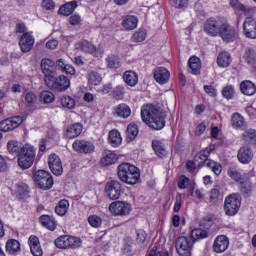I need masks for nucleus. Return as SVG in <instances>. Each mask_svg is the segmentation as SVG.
Here are the masks:
<instances>
[{
    "label": "nucleus",
    "instance_id": "33",
    "mask_svg": "<svg viewBox=\"0 0 256 256\" xmlns=\"http://www.w3.org/2000/svg\"><path fill=\"white\" fill-rule=\"evenodd\" d=\"M232 121V127L234 129H246L247 128V122H245V118L241 116L239 113H234L231 118Z\"/></svg>",
    "mask_w": 256,
    "mask_h": 256
},
{
    "label": "nucleus",
    "instance_id": "59",
    "mask_svg": "<svg viewBox=\"0 0 256 256\" xmlns=\"http://www.w3.org/2000/svg\"><path fill=\"white\" fill-rule=\"evenodd\" d=\"M188 0H170V5L176 9H183L187 7Z\"/></svg>",
    "mask_w": 256,
    "mask_h": 256
},
{
    "label": "nucleus",
    "instance_id": "43",
    "mask_svg": "<svg viewBox=\"0 0 256 256\" xmlns=\"http://www.w3.org/2000/svg\"><path fill=\"white\" fill-rule=\"evenodd\" d=\"M207 237H209L207 230L196 228L191 231V239L193 243L194 241H199V239H207Z\"/></svg>",
    "mask_w": 256,
    "mask_h": 256
},
{
    "label": "nucleus",
    "instance_id": "40",
    "mask_svg": "<svg viewBox=\"0 0 256 256\" xmlns=\"http://www.w3.org/2000/svg\"><path fill=\"white\" fill-rule=\"evenodd\" d=\"M152 148L158 157H165V155H167V150L165 149V145H163V143L159 140L152 141Z\"/></svg>",
    "mask_w": 256,
    "mask_h": 256
},
{
    "label": "nucleus",
    "instance_id": "5",
    "mask_svg": "<svg viewBox=\"0 0 256 256\" xmlns=\"http://www.w3.org/2000/svg\"><path fill=\"white\" fill-rule=\"evenodd\" d=\"M57 249H77L81 247V238L71 235H62L55 240Z\"/></svg>",
    "mask_w": 256,
    "mask_h": 256
},
{
    "label": "nucleus",
    "instance_id": "49",
    "mask_svg": "<svg viewBox=\"0 0 256 256\" xmlns=\"http://www.w3.org/2000/svg\"><path fill=\"white\" fill-rule=\"evenodd\" d=\"M145 39H147V31L145 29H139L132 35L133 43H142Z\"/></svg>",
    "mask_w": 256,
    "mask_h": 256
},
{
    "label": "nucleus",
    "instance_id": "19",
    "mask_svg": "<svg viewBox=\"0 0 256 256\" xmlns=\"http://www.w3.org/2000/svg\"><path fill=\"white\" fill-rule=\"evenodd\" d=\"M221 25L219 21L210 18L206 21L204 25V31L208 33V35H211L212 37H217L221 33Z\"/></svg>",
    "mask_w": 256,
    "mask_h": 256
},
{
    "label": "nucleus",
    "instance_id": "1",
    "mask_svg": "<svg viewBox=\"0 0 256 256\" xmlns=\"http://www.w3.org/2000/svg\"><path fill=\"white\" fill-rule=\"evenodd\" d=\"M141 118L146 125L155 131H160L165 127V112L153 105H144L141 108Z\"/></svg>",
    "mask_w": 256,
    "mask_h": 256
},
{
    "label": "nucleus",
    "instance_id": "63",
    "mask_svg": "<svg viewBox=\"0 0 256 256\" xmlns=\"http://www.w3.org/2000/svg\"><path fill=\"white\" fill-rule=\"evenodd\" d=\"M178 187L179 189H187V187H189V178H187V176H180Z\"/></svg>",
    "mask_w": 256,
    "mask_h": 256
},
{
    "label": "nucleus",
    "instance_id": "12",
    "mask_svg": "<svg viewBox=\"0 0 256 256\" xmlns=\"http://www.w3.org/2000/svg\"><path fill=\"white\" fill-rule=\"evenodd\" d=\"M25 121L22 116H13L0 122V131L9 133V131H15L19 125Z\"/></svg>",
    "mask_w": 256,
    "mask_h": 256
},
{
    "label": "nucleus",
    "instance_id": "46",
    "mask_svg": "<svg viewBox=\"0 0 256 256\" xmlns=\"http://www.w3.org/2000/svg\"><path fill=\"white\" fill-rule=\"evenodd\" d=\"M126 135L130 141H133L139 135V128L136 124H129L126 130Z\"/></svg>",
    "mask_w": 256,
    "mask_h": 256
},
{
    "label": "nucleus",
    "instance_id": "11",
    "mask_svg": "<svg viewBox=\"0 0 256 256\" xmlns=\"http://www.w3.org/2000/svg\"><path fill=\"white\" fill-rule=\"evenodd\" d=\"M193 249V241L185 236H181L176 240V251L180 256H191Z\"/></svg>",
    "mask_w": 256,
    "mask_h": 256
},
{
    "label": "nucleus",
    "instance_id": "64",
    "mask_svg": "<svg viewBox=\"0 0 256 256\" xmlns=\"http://www.w3.org/2000/svg\"><path fill=\"white\" fill-rule=\"evenodd\" d=\"M148 256H169V252L165 250L157 251V246H154Z\"/></svg>",
    "mask_w": 256,
    "mask_h": 256
},
{
    "label": "nucleus",
    "instance_id": "39",
    "mask_svg": "<svg viewBox=\"0 0 256 256\" xmlns=\"http://www.w3.org/2000/svg\"><path fill=\"white\" fill-rule=\"evenodd\" d=\"M220 67H229L231 65V54L229 52H220L217 58Z\"/></svg>",
    "mask_w": 256,
    "mask_h": 256
},
{
    "label": "nucleus",
    "instance_id": "45",
    "mask_svg": "<svg viewBox=\"0 0 256 256\" xmlns=\"http://www.w3.org/2000/svg\"><path fill=\"white\" fill-rule=\"evenodd\" d=\"M243 139L247 142V143H253L256 144V130L255 129H247L244 131V133L242 134Z\"/></svg>",
    "mask_w": 256,
    "mask_h": 256
},
{
    "label": "nucleus",
    "instance_id": "57",
    "mask_svg": "<svg viewBox=\"0 0 256 256\" xmlns=\"http://www.w3.org/2000/svg\"><path fill=\"white\" fill-rule=\"evenodd\" d=\"M220 195H221V192H219V189L214 188L211 190V192H210L211 205H217Z\"/></svg>",
    "mask_w": 256,
    "mask_h": 256
},
{
    "label": "nucleus",
    "instance_id": "41",
    "mask_svg": "<svg viewBox=\"0 0 256 256\" xmlns=\"http://www.w3.org/2000/svg\"><path fill=\"white\" fill-rule=\"evenodd\" d=\"M240 191L242 195L245 197H249L251 193H253V184L251 183V180L246 179L244 181L240 182Z\"/></svg>",
    "mask_w": 256,
    "mask_h": 256
},
{
    "label": "nucleus",
    "instance_id": "6",
    "mask_svg": "<svg viewBox=\"0 0 256 256\" xmlns=\"http://www.w3.org/2000/svg\"><path fill=\"white\" fill-rule=\"evenodd\" d=\"M241 207V198L237 194H231L226 197L224 202V211L228 217H233V215H237L239 212V208Z\"/></svg>",
    "mask_w": 256,
    "mask_h": 256
},
{
    "label": "nucleus",
    "instance_id": "48",
    "mask_svg": "<svg viewBox=\"0 0 256 256\" xmlns=\"http://www.w3.org/2000/svg\"><path fill=\"white\" fill-rule=\"evenodd\" d=\"M7 150L8 153L11 155H19V151H21V148L19 147V142L16 140H10L7 143Z\"/></svg>",
    "mask_w": 256,
    "mask_h": 256
},
{
    "label": "nucleus",
    "instance_id": "38",
    "mask_svg": "<svg viewBox=\"0 0 256 256\" xmlns=\"http://www.w3.org/2000/svg\"><path fill=\"white\" fill-rule=\"evenodd\" d=\"M107 67L109 69H119L121 67V60L119 59V56L115 54H110L106 58Z\"/></svg>",
    "mask_w": 256,
    "mask_h": 256
},
{
    "label": "nucleus",
    "instance_id": "18",
    "mask_svg": "<svg viewBox=\"0 0 256 256\" xmlns=\"http://www.w3.org/2000/svg\"><path fill=\"white\" fill-rule=\"evenodd\" d=\"M40 67L44 75V82L47 79H52V76L55 74V62L49 58H44L41 60Z\"/></svg>",
    "mask_w": 256,
    "mask_h": 256
},
{
    "label": "nucleus",
    "instance_id": "17",
    "mask_svg": "<svg viewBox=\"0 0 256 256\" xmlns=\"http://www.w3.org/2000/svg\"><path fill=\"white\" fill-rule=\"evenodd\" d=\"M49 169L57 177L63 175V163H61V158L56 154H51L48 157Z\"/></svg>",
    "mask_w": 256,
    "mask_h": 256
},
{
    "label": "nucleus",
    "instance_id": "58",
    "mask_svg": "<svg viewBox=\"0 0 256 256\" xmlns=\"http://www.w3.org/2000/svg\"><path fill=\"white\" fill-rule=\"evenodd\" d=\"M113 97L114 99H117L118 101L123 99L124 95H125V87L123 86H117L114 90H113Z\"/></svg>",
    "mask_w": 256,
    "mask_h": 256
},
{
    "label": "nucleus",
    "instance_id": "23",
    "mask_svg": "<svg viewBox=\"0 0 256 256\" xmlns=\"http://www.w3.org/2000/svg\"><path fill=\"white\" fill-rule=\"evenodd\" d=\"M28 245L33 256H43V248H41V242L37 236H30Z\"/></svg>",
    "mask_w": 256,
    "mask_h": 256
},
{
    "label": "nucleus",
    "instance_id": "26",
    "mask_svg": "<svg viewBox=\"0 0 256 256\" xmlns=\"http://www.w3.org/2000/svg\"><path fill=\"white\" fill-rule=\"evenodd\" d=\"M240 91L243 95L251 97L256 93V85L249 80H244L240 83Z\"/></svg>",
    "mask_w": 256,
    "mask_h": 256
},
{
    "label": "nucleus",
    "instance_id": "62",
    "mask_svg": "<svg viewBox=\"0 0 256 256\" xmlns=\"http://www.w3.org/2000/svg\"><path fill=\"white\" fill-rule=\"evenodd\" d=\"M81 16L79 14H73L70 18H69V23L70 25H72L73 27L75 26H79L81 25Z\"/></svg>",
    "mask_w": 256,
    "mask_h": 256
},
{
    "label": "nucleus",
    "instance_id": "24",
    "mask_svg": "<svg viewBox=\"0 0 256 256\" xmlns=\"http://www.w3.org/2000/svg\"><path fill=\"white\" fill-rule=\"evenodd\" d=\"M171 74L165 67H158L154 71V79L160 85H165L169 81Z\"/></svg>",
    "mask_w": 256,
    "mask_h": 256
},
{
    "label": "nucleus",
    "instance_id": "27",
    "mask_svg": "<svg viewBox=\"0 0 256 256\" xmlns=\"http://www.w3.org/2000/svg\"><path fill=\"white\" fill-rule=\"evenodd\" d=\"M189 72L192 75H201V59L197 56H192L188 60Z\"/></svg>",
    "mask_w": 256,
    "mask_h": 256
},
{
    "label": "nucleus",
    "instance_id": "29",
    "mask_svg": "<svg viewBox=\"0 0 256 256\" xmlns=\"http://www.w3.org/2000/svg\"><path fill=\"white\" fill-rule=\"evenodd\" d=\"M83 131V125L81 123H75L66 129L65 135L68 139H75L79 137Z\"/></svg>",
    "mask_w": 256,
    "mask_h": 256
},
{
    "label": "nucleus",
    "instance_id": "9",
    "mask_svg": "<svg viewBox=\"0 0 256 256\" xmlns=\"http://www.w3.org/2000/svg\"><path fill=\"white\" fill-rule=\"evenodd\" d=\"M77 49L83 51V53H89L90 55H94V57H103V53L105 50L103 47L99 46L98 48L93 45V43L89 42L88 40H81L77 43Z\"/></svg>",
    "mask_w": 256,
    "mask_h": 256
},
{
    "label": "nucleus",
    "instance_id": "14",
    "mask_svg": "<svg viewBox=\"0 0 256 256\" xmlns=\"http://www.w3.org/2000/svg\"><path fill=\"white\" fill-rule=\"evenodd\" d=\"M255 157V153L253 152V149L249 146H242L239 148L237 153V159L239 163H242V165H249L251 161H253V158Z\"/></svg>",
    "mask_w": 256,
    "mask_h": 256
},
{
    "label": "nucleus",
    "instance_id": "51",
    "mask_svg": "<svg viewBox=\"0 0 256 256\" xmlns=\"http://www.w3.org/2000/svg\"><path fill=\"white\" fill-rule=\"evenodd\" d=\"M40 99L46 104L53 103V101H55V94L51 91L45 90L41 92Z\"/></svg>",
    "mask_w": 256,
    "mask_h": 256
},
{
    "label": "nucleus",
    "instance_id": "8",
    "mask_svg": "<svg viewBox=\"0 0 256 256\" xmlns=\"http://www.w3.org/2000/svg\"><path fill=\"white\" fill-rule=\"evenodd\" d=\"M109 211L114 217H127L131 213V204L125 201H114L109 205Z\"/></svg>",
    "mask_w": 256,
    "mask_h": 256
},
{
    "label": "nucleus",
    "instance_id": "50",
    "mask_svg": "<svg viewBox=\"0 0 256 256\" xmlns=\"http://www.w3.org/2000/svg\"><path fill=\"white\" fill-rule=\"evenodd\" d=\"M204 165H206V167H209V169H211L215 175H221V171L223 169V167H221V164L213 160H207Z\"/></svg>",
    "mask_w": 256,
    "mask_h": 256
},
{
    "label": "nucleus",
    "instance_id": "55",
    "mask_svg": "<svg viewBox=\"0 0 256 256\" xmlns=\"http://www.w3.org/2000/svg\"><path fill=\"white\" fill-rule=\"evenodd\" d=\"M24 101L28 107H33L37 103V96L33 92H27L24 96Z\"/></svg>",
    "mask_w": 256,
    "mask_h": 256
},
{
    "label": "nucleus",
    "instance_id": "32",
    "mask_svg": "<svg viewBox=\"0 0 256 256\" xmlns=\"http://www.w3.org/2000/svg\"><path fill=\"white\" fill-rule=\"evenodd\" d=\"M40 223L41 225H43V227L49 229V231H55V229H57V222L55 221V218H53V216L42 215L40 217Z\"/></svg>",
    "mask_w": 256,
    "mask_h": 256
},
{
    "label": "nucleus",
    "instance_id": "56",
    "mask_svg": "<svg viewBox=\"0 0 256 256\" xmlns=\"http://www.w3.org/2000/svg\"><path fill=\"white\" fill-rule=\"evenodd\" d=\"M228 175H229V177H231V179H233L236 182L240 181V183H241V181H243V176L241 175V172H239L235 168H230L228 170Z\"/></svg>",
    "mask_w": 256,
    "mask_h": 256
},
{
    "label": "nucleus",
    "instance_id": "60",
    "mask_svg": "<svg viewBox=\"0 0 256 256\" xmlns=\"http://www.w3.org/2000/svg\"><path fill=\"white\" fill-rule=\"evenodd\" d=\"M17 193L20 197H23L29 193V186L27 184H18Z\"/></svg>",
    "mask_w": 256,
    "mask_h": 256
},
{
    "label": "nucleus",
    "instance_id": "54",
    "mask_svg": "<svg viewBox=\"0 0 256 256\" xmlns=\"http://www.w3.org/2000/svg\"><path fill=\"white\" fill-rule=\"evenodd\" d=\"M61 105L66 109H75V100L71 96H64L61 98Z\"/></svg>",
    "mask_w": 256,
    "mask_h": 256
},
{
    "label": "nucleus",
    "instance_id": "42",
    "mask_svg": "<svg viewBox=\"0 0 256 256\" xmlns=\"http://www.w3.org/2000/svg\"><path fill=\"white\" fill-rule=\"evenodd\" d=\"M109 143L112 145V147H119L121 145V134L117 130H111L109 132Z\"/></svg>",
    "mask_w": 256,
    "mask_h": 256
},
{
    "label": "nucleus",
    "instance_id": "16",
    "mask_svg": "<svg viewBox=\"0 0 256 256\" xmlns=\"http://www.w3.org/2000/svg\"><path fill=\"white\" fill-rule=\"evenodd\" d=\"M72 149L76 151V153L88 154L95 151V146L87 140L77 139L73 142Z\"/></svg>",
    "mask_w": 256,
    "mask_h": 256
},
{
    "label": "nucleus",
    "instance_id": "37",
    "mask_svg": "<svg viewBox=\"0 0 256 256\" xmlns=\"http://www.w3.org/2000/svg\"><path fill=\"white\" fill-rule=\"evenodd\" d=\"M118 159H119V157L117 156V154L115 152L109 151V152H106V154L101 159V164L104 166L114 165V163H117Z\"/></svg>",
    "mask_w": 256,
    "mask_h": 256
},
{
    "label": "nucleus",
    "instance_id": "15",
    "mask_svg": "<svg viewBox=\"0 0 256 256\" xmlns=\"http://www.w3.org/2000/svg\"><path fill=\"white\" fill-rule=\"evenodd\" d=\"M243 35L247 39H256V19L253 17H246L243 22Z\"/></svg>",
    "mask_w": 256,
    "mask_h": 256
},
{
    "label": "nucleus",
    "instance_id": "31",
    "mask_svg": "<svg viewBox=\"0 0 256 256\" xmlns=\"http://www.w3.org/2000/svg\"><path fill=\"white\" fill-rule=\"evenodd\" d=\"M87 79L88 87H90V89H93V87L101 85V81H103V77H101V74L95 71H90L88 73Z\"/></svg>",
    "mask_w": 256,
    "mask_h": 256
},
{
    "label": "nucleus",
    "instance_id": "44",
    "mask_svg": "<svg viewBox=\"0 0 256 256\" xmlns=\"http://www.w3.org/2000/svg\"><path fill=\"white\" fill-rule=\"evenodd\" d=\"M230 5L236 11H244L245 15H247L248 13H253V9L241 4L238 0H230Z\"/></svg>",
    "mask_w": 256,
    "mask_h": 256
},
{
    "label": "nucleus",
    "instance_id": "7",
    "mask_svg": "<svg viewBox=\"0 0 256 256\" xmlns=\"http://www.w3.org/2000/svg\"><path fill=\"white\" fill-rule=\"evenodd\" d=\"M34 181L40 189H51L53 187V176L45 170H38L34 173Z\"/></svg>",
    "mask_w": 256,
    "mask_h": 256
},
{
    "label": "nucleus",
    "instance_id": "20",
    "mask_svg": "<svg viewBox=\"0 0 256 256\" xmlns=\"http://www.w3.org/2000/svg\"><path fill=\"white\" fill-rule=\"evenodd\" d=\"M33 45H35V38L31 33H24L19 41V46L22 53H29L31 49H33Z\"/></svg>",
    "mask_w": 256,
    "mask_h": 256
},
{
    "label": "nucleus",
    "instance_id": "2",
    "mask_svg": "<svg viewBox=\"0 0 256 256\" xmlns=\"http://www.w3.org/2000/svg\"><path fill=\"white\" fill-rule=\"evenodd\" d=\"M118 179L127 185H137L141 179L139 168L129 163H122L118 166Z\"/></svg>",
    "mask_w": 256,
    "mask_h": 256
},
{
    "label": "nucleus",
    "instance_id": "47",
    "mask_svg": "<svg viewBox=\"0 0 256 256\" xmlns=\"http://www.w3.org/2000/svg\"><path fill=\"white\" fill-rule=\"evenodd\" d=\"M244 59L248 65L256 64V52L252 48H247L245 51Z\"/></svg>",
    "mask_w": 256,
    "mask_h": 256
},
{
    "label": "nucleus",
    "instance_id": "22",
    "mask_svg": "<svg viewBox=\"0 0 256 256\" xmlns=\"http://www.w3.org/2000/svg\"><path fill=\"white\" fill-rule=\"evenodd\" d=\"M229 248V238L225 235L217 236L213 243V250L215 253H225Z\"/></svg>",
    "mask_w": 256,
    "mask_h": 256
},
{
    "label": "nucleus",
    "instance_id": "21",
    "mask_svg": "<svg viewBox=\"0 0 256 256\" xmlns=\"http://www.w3.org/2000/svg\"><path fill=\"white\" fill-rule=\"evenodd\" d=\"M215 145L210 144L208 147H206L204 150L200 151L194 158V161L198 163V167H203L209 160V155H211V152L214 151Z\"/></svg>",
    "mask_w": 256,
    "mask_h": 256
},
{
    "label": "nucleus",
    "instance_id": "28",
    "mask_svg": "<svg viewBox=\"0 0 256 256\" xmlns=\"http://www.w3.org/2000/svg\"><path fill=\"white\" fill-rule=\"evenodd\" d=\"M139 23V19L136 16L128 15L122 21V27L125 31H133L137 29V25Z\"/></svg>",
    "mask_w": 256,
    "mask_h": 256
},
{
    "label": "nucleus",
    "instance_id": "4",
    "mask_svg": "<svg viewBox=\"0 0 256 256\" xmlns=\"http://www.w3.org/2000/svg\"><path fill=\"white\" fill-rule=\"evenodd\" d=\"M44 83L49 89L57 91L58 93H63V91H67L69 87H71V80L65 75H60L58 77L53 75L52 78H47Z\"/></svg>",
    "mask_w": 256,
    "mask_h": 256
},
{
    "label": "nucleus",
    "instance_id": "36",
    "mask_svg": "<svg viewBox=\"0 0 256 256\" xmlns=\"http://www.w3.org/2000/svg\"><path fill=\"white\" fill-rule=\"evenodd\" d=\"M69 211V201L66 199L60 200L55 207V213H57L60 217L67 215Z\"/></svg>",
    "mask_w": 256,
    "mask_h": 256
},
{
    "label": "nucleus",
    "instance_id": "53",
    "mask_svg": "<svg viewBox=\"0 0 256 256\" xmlns=\"http://www.w3.org/2000/svg\"><path fill=\"white\" fill-rule=\"evenodd\" d=\"M222 96L224 99H233L235 97V87L233 85H227L222 90Z\"/></svg>",
    "mask_w": 256,
    "mask_h": 256
},
{
    "label": "nucleus",
    "instance_id": "30",
    "mask_svg": "<svg viewBox=\"0 0 256 256\" xmlns=\"http://www.w3.org/2000/svg\"><path fill=\"white\" fill-rule=\"evenodd\" d=\"M6 252L9 255H17L21 253V243L15 239H10L6 242Z\"/></svg>",
    "mask_w": 256,
    "mask_h": 256
},
{
    "label": "nucleus",
    "instance_id": "3",
    "mask_svg": "<svg viewBox=\"0 0 256 256\" xmlns=\"http://www.w3.org/2000/svg\"><path fill=\"white\" fill-rule=\"evenodd\" d=\"M18 167L29 169L35 163V148L31 145L22 147L17 155Z\"/></svg>",
    "mask_w": 256,
    "mask_h": 256
},
{
    "label": "nucleus",
    "instance_id": "13",
    "mask_svg": "<svg viewBox=\"0 0 256 256\" xmlns=\"http://www.w3.org/2000/svg\"><path fill=\"white\" fill-rule=\"evenodd\" d=\"M220 37L225 41V43H232V41H236L239 38V33L237 30L229 25V24H222L220 28Z\"/></svg>",
    "mask_w": 256,
    "mask_h": 256
},
{
    "label": "nucleus",
    "instance_id": "10",
    "mask_svg": "<svg viewBox=\"0 0 256 256\" xmlns=\"http://www.w3.org/2000/svg\"><path fill=\"white\" fill-rule=\"evenodd\" d=\"M122 186L119 181L112 180L106 183L105 193L106 197L111 201H117L121 197Z\"/></svg>",
    "mask_w": 256,
    "mask_h": 256
},
{
    "label": "nucleus",
    "instance_id": "52",
    "mask_svg": "<svg viewBox=\"0 0 256 256\" xmlns=\"http://www.w3.org/2000/svg\"><path fill=\"white\" fill-rule=\"evenodd\" d=\"M88 223L89 225H91V227L99 229V227L103 225V219H101V217H99L98 215H90L88 217Z\"/></svg>",
    "mask_w": 256,
    "mask_h": 256
},
{
    "label": "nucleus",
    "instance_id": "35",
    "mask_svg": "<svg viewBox=\"0 0 256 256\" xmlns=\"http://www.w3.org/2000/svg\"><path fill=\"white\" fill-rule=\"evenodd\" d=\"M115 114L117 117H122V119H127L131 117V108L127 104H119L115 108Z\"/></svg>",
    "mask_w": 256,
    "mask_h": 256
},
{
    "label": "nucleus",
    "instance_id": "25",
    "mask_svg": "<svg viewBox=\"0 0 256 256\" xmlns=\"http://www.w3.org/2000/svg\"><path fill=\"white\" fill-rule=\"evenodd\" d=\"M77 7H79V3L77 2V0H73L62 5L59 8L58 13L59 15H63L64 17H69V15H72Z\"/></svg>",
    "mask_w": 256,
    "mask_h": 256
},
{
    "label": "nucleus",
    "instance_id": "61",
    "mask_svg": "<svg viewBox=\"0 0 256 256\" xmlns=\"http://www.w3.org/2000/svg\"><path fill=\"white\" fill-rule=\"evenodd\" d=\"M201 227H205V229H209L211 225H213V216H206L200 222Z\"/></svg>",
    "mask_w": 256,
    "mask_h": 256
},
{
    "label": "nucleus",
    "instance_id": "34",
    "mask_svg": "<svg viewBox=\"0 0 256 256\" xmlns=\"http://www.w3.org/2000/svg\"><path fill=\"white\" fill-rule=\"evenodd\" d=\"M123 79L126 85H129V87H135V85L139 83V76H137V73L131 70L124 73Z\"/></svg>",
    "mask_w": 256,
    "mask_h": 256
}]
</instances>
